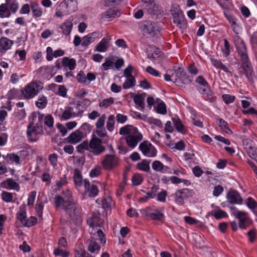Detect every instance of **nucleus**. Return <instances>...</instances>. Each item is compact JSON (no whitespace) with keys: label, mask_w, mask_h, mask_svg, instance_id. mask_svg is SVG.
<instances>
[{"label":"nucleus","mask_w":257,"mask_h":257,"mask_svg":"<svg viewBox=\"0 0 257 257\" xmlns=\"http://www.w3.org/2000/svg\"><path fill=\"white\" fill-rule=\"evenodd\" d=\"M67 196L62 197L59 195L55 196L54 203L57 208L61 207L72 220L80 216L82 208L72 198V193L69 191L66 192Z\"/></svg>","instance_id":"obj_1"},{"label":"nucleus","mask_w":257,"mask_h":257,"mask_svg":"<svg viewBox=\"0 0 257 257\" xmlns=\"http://www.w3.org/2000/svg\"><path fill=\"white\" fill-rule=\"evenodd\" d=\"M233 42L240 57L241 67L244 69L248 80L252 83L254 82L252 78L254 73L251 64L249 62L245 44L237 34L233 37Z\"/></svg>","instance_id":"obj_2"},{"label":"nucleus","mask_w":257,"mask_h":257,"mask_svg":"<svg viewBox=\"0 0 257 257\" xmlns=\"http://www.w3.org/2000/svg\"><path fill=\"white\" fill-rule=\"evenodd\" d=\"M43 88V84L40 81H32L21 89V93L26 99H30L38 94Z\"/></svg>","instance_id":"obj_3"},{"label":"nucleus","mask_w":257,"mask_h":257,"mask_svg":"<svg viewBox=\"0 0 257 257\" xmlns=\"http://www.w3.org/2000/svg\"><path fill=\"white\" fill-rule=\"evenodd\" d=\"M232 214L238 220V227L241 229H245L252 223V221L248 214L244 211H240L235 207H230Z\"/></svg>","instance_id":"obj_4"},{"label":"nucleus","mask_w":257,"mask_h":257,"mask_svg":"<svg viewBox=\"0 0 257 257\" xmlns=\"http://www.w3.org/2000/svg\"><path fill=\"white\" fill-rule=\"evenodd\" d=\"M173 23L180 29H185L187 26V23L182 11L177 6L171 10Z\"/></svg>","instance_id":"obj_5"},{"label":"nucleus","mask_w":257,"mask_h":257,"mask_svg":"<svg viewBox=\"0 0 257 257\" xmlns=\"http://www.w3.org/2000/svg\"><path fill=\"white\" fill-rule=\"evenodd\" d=\"M43 133V126L41 124L37 123L35 126L33 123H31L27 127V138L30 142L34 143L37 141L38 135H41Z\"/></svg>","instance_id":"obj_6"},{"label":"nucleus","mask_w":257,"mask_h":257,"mask_svg":"<svg viewBox=\"0 0 257 257\" xmlns=\"http://www.w3.org/2000/svg\"><path fill=\"white\" fill-rule=\"evenodd\" d=\"M192 190L188 188H183L177 190L172 195L175 203L178 205L183 206L184 200L192 196Z\"/></svg>","instance_id":"obj_7"},{"label":"nucleus","mask_w":257,"mask_h":257,"mask_svg":"<svg viewBox=\"0 0 257 257\" xmlns=\"http://www.w3.org/2000/svg\"><path fill=\"white\" fill-rule=\"evenodd\" d=\"M119 164L118 158L114 155H106L101 161V165L105 170H111Z\"/></svg>","instance_id":"obj_8"},{"label":"nucleus","mask_w":257,"mask_h":257,"mask_svg":"<svg viewBox=\"0 0 257 257\" xmlns=\"http://www.w3.org/2000/svg\"><path fill=\"white\" fill-rule=\"evenodd\" d=\"M139 148L146 157L153 158L157 156V149L149 141L143 142L140 144Z\"/></svg>","instance_id":"obj_9"},{"label":"nucleus","mask_w":257,"mask_h":257,"mask_svg":"<svg viewBox=\"0 0 257 257\" xmlns=\"http://www.w3.org/2000/svg\"><path fill=\"white\" fill-rule=\"evenodd\" d=\"M105 150L102 145V140L96 137H92L90 140V151L94 156H98Z\"/></svg>","instance_id":"obj_10"},{"label":"nucleus","mask_w":257,"mask_h":257,"mask_svg":"<svg viewBox=\"0 0 257 257\" xmlns=\"http://www.w3.org/2000/svg\"><path fill=\"white\" fill-rule=\"evenodd\" d=\"M147 54V58L152 61L155 64L161 63L163 58V53L159 48L155 46H149Z\"/></svg>","instance_id":"obj_11"},{"label":"nucleus","mask_w":257,"mask_h":257,"mask_svg":"<svg viewBox=\"0 0 257 257\" xmlns=\"http://www.w3.org/2000/svg\"><path fill=\"white\" fill-rule=\"evenodd\" d=\"M143 140V135L137 130V132L126 136L125 141L128 146L131 148H135L138 143Z\"/></svg>","instance_id":"obj_12"},{"label":"nucleus","mask_w":257,"mask_h":257,"mask_svg":"<svg viewBox=\"0 0 257 257\" xmlns=\"http://www.w3.org/2000/svg\"><path fill=\"white\" fill-rule=\"evenodd\" d=\"M226 199L231 204H241L243 201L238 191L232 189H230L227 193Z\"/></svg>","instance_id":"obj_13"},{"label":"nucleus","mask_w":257,"mask_h":257,"mask_svg":"<svg viewBox=\"0 0 257 257\" xmlns=\"http://www.w3.org/2000/svg\"><path fill=\"white\" fill-rule=\"evenodd\" d=\"M90 104V101L87 98L77 101L73 106L74 107V110L76 115H77V116H81L84 110Z\"/></svg>","instance_id":"obj_14"},{"label":"nucleus","mask_w":257,"mask_h":257,"mask_svg":"<svg viewBox=\"0 0 257 257\" xmlns=\"http://www.w3.org/2000/svg\"><path fill=\"white\" fill-rule=\"evenodd\" d=\"M13 44V41L6 37H1L0 39V54H5L8 50L11 49Z\"/></svg>","instance_id":"obj_15"},{"label":"nucleus","mask_w":257,"mask_h":257,"mask_svg":"<svg viewBox=\"0 0 257 257\" xmlns=\"http://www.w3.org/2000/svg\"><path fill=\"white\" fill-rule=\"evenodd\" d=\"M2 188L7 190H16L19 191L20 189L19 184L12 178H9L2 182L1 184Z\"/></svg>","instance_id":"obj_16"},{"label":"nucleus","mask_w":257,"mask_h":257,"mask_svg":"<svg viewBox=\"0 0 257 257\" xmlns=\"http://www.w3.org/2000/svg\"><path fill=\"white\" fill-rule=\"evenodd\" d=\"M84 187L87 191L89 197H95L98 195L99 191L97 187L94 184L90 185L89 181L86 179L84 181Z\"/></svg>","instance_id":"obj_17"},{"label":"nucleus","mask_w":257,"mask_h":257,"mask_svg":"<svg viewBox=\"0 0 257 257\" xmlns=\"http://www.w3.org/2000/svg\"><path fill=\"white\" fill-rule=\"evenodd\" d=\"M99 35V32H94L83 37L82 39V46L83 47L88 46L90 44L95 41L96 38L98 37Z\"/></svg>","instance_id":"obj_18"},{"label":"nucleus","mask_w":257,"mask_h":257,"mask_svg":"<svg viewBox=\"0 0 257 257\" xmlns=\"http://www.w3.org/2000/svg\"><path fill=\"white\" fill-rule=\"evenodd\" d=\"M204 87L203 88H200L199 90L200 93L206 97V100L208 101L211 102H214L216 98L213 95V93L210 89L209 85L204 86Z\"/></svg>","instance_id":"obj_19"},{"label":"nucleus","mask_w":257,"mask_h":257,"mask_svg":"<svg viewBox=\"0 0 257 257\" xmlns=\"http://www.w3.org/2000/svg\"><path fill=\"white\" fill-rule=\"evenodd\" d=\"M96 202L101 206L102 208H111L112 206L114 204L112 198L107 196L103 198H99L96 199Z\"/></svg>","instance_id":"obj_20"},{"label":"nucleus","mask_w":257,"mask_h":257,"mask_svg":"<svg viewBox=\"0 0 257 257\" xmlns=\"http://www.w3.org/2000/svg\"><path fill=\"white\" fill-rule=\"evenodd\" d=\"M142 31L144 35L150 37L154 36L156 34V29L151 22H146L142 26Z\"/></svg>","instance_id":"obj_21"},{"label":"nucleus","mask_w":257,"mask_h":257,"mask_svg":"<svg viewBox=\"0 0 257 257\" xmlns=\"http://www.w3.org/2000/svg\"><path fill=\"white\" fill-rule=\"evenodd\" d=\"M70 13L66 6L65 2L63 1L57 7L55 13V16L62 18L64 16L68 15Z\"/></svg>","instance_id":"obj_22"},{"label":"nucleus","mask_w":257,"mask_h":257,"mask_svg":"<svg viewBox=\"0 0 257 257\" xmlns=\"http://www.w3.org/2000/svg\"><path fill=\"white\" fill-rule=\"evenodd\" d=\"M82 137V133L79 130H77L71 133L66 139L68 143L76 144L81 140Z\"/></svg>","instance_id":"obj_23"},{"label":"nucleus","mask_w":257,"mask_h":257,"mask_svg":"<svg viewBox=\"0 0 257 257\" xmlns=\"http://www.w3.org/2000/svg\"><path fill=\"white\" fill-rule=\"evenodd\" d=\"M120 16V12L115 8H110L101 15L102 19H112Z\"/></svg>","instance_id":"obj_24"},{"label":"nucleus","mask_w":257,"mask_h":257,"mask_svg":"<svg viewBox=\"0 0 257 257\" xmlns=\"http://www.w3.org/2000/svg\"><path fill=\"white\" fill-rule=\"evenodd\" d=\"M211 207L214 209V211L211 212V214L214 216L215 219H220L228 216L226 212L220 209L218 206L214 204L211 205Z\"/></svg>","instance_id":"obj_25"},{"label":"nucleus","mask_w":257,"mask_h":257,"mask_svg":"<svg viewBox=\"0 0 257 257\" xmlns=\"http://www.w3.org/2000/svg\"><path fill=\"white\" fill-rule=\"evenodd\" d=\"M210 61L212 65L216 69L221 70L226 73H231L227 67L220 60L212 58L210 59Z\"/></svg>","instance_id":"obj_26"},{"label":"nucleus","mask_w":257,"mask_h":257,"mask_svg":"<svg viewBox=\"0 0 257 257\" xmlns=\"http://www.w3.org/2000/svg\"><path fill=\"white\" fill-rule=\"evenodd\" d=\"M30 8L32 10L33 17L35 18H40L43 14L42 8L36 2H31L30 3Z\"/></svg>","instance_id":"obj_27"},{"label":"nucleus","mask_w":257,"mask_h":257,"mask_svg":"<svg viewBox=\"0 0 257 257\" xmlns=\"http://www.w3.org/2000/svg\"><path fill=\"white\" fill-rule=\"evenodd\" d=\"M75 116H78L76 115V113H75L74 107L70 106L66 108L63 111L61 115V119L66 120Z\"/></svg>","instance_id":"obj_28"},{"label":"nucleus","mask_w":257,"mask_h":257,"mask_svg":"<svg viewBox=\"0 0 257 257\" xmlns=\"http://www.w3.org/2000/svg\"><path fill=\"white\" fill-rule=\"evenodd\" d=\"M173 124L176 129V130L181 133L182 134H185L187 133V130L185 128V126L182 123L181 119L178 117H174L172 118Z\"/></svg>","instance_id":"obj_29"},{"label":"nucleus","mask_w":257,"mask_h":257,"mask_svg":"<svg viewBox=\"0 0 257 257\" xmlns=\"http://www.w3.org/2000/svg\"><path fill=\"white\" fill-rule=\"evenodd\" d=\"M216 122L220 127V129L227 134L231 135L232 134V131L229 128L228 123L224 119L221 118H217Z\"/></svg>","instance_id":"obj_30"},{"label":"nucleus","mask_w":257,"mask_h":257,"mask_svg":"<svg viewBox=\"0 0 257 257\" xmlns=\"http://www.w3.org/2000/svg\"><path fill=\"white\" fill-rule=\"evenodd\" d=\"M72 28L73 24L71 21L70 20L65 21L60 26L63 34L66 36H68L70 34Z\"/></svg>","instance_id":"obj_31"},{"label":"nucleus","mask_w":257,"mask_h":257,"mask_svg":"<svg viewBox=\"0 0 257 257\" xmlns=\"http://www.w3.org/2000/svg\"><path fill=\"white\" fill-rule=\"evenodd\" d=\"M138 130V128L132 125H125V126L121 127L119 131V134L120 135H130V134H134V132H137Z\"/></svg>","instance_id":"obj_32"},{"label":"nucleus","mask_w":257,"mask_h":257,"mask_svg":"<svg viewBox=\"0 0 257 257\" xmlns=\"http://www.w3.org/2000/svg\"><path fill=\"white\" fill-rule=\"evenodd\" d=\"M62 65L64 67H68L70 70H74L76 65V60L68 57H65L62 58Z\"/></svg>","instance_id":"obj_33"},{"label":"nucleus","mask_w":257,"mask_h":257,"mask_svg":"<svg viewBox=\"0 0 257 257\" xmlns=\"http://www.w3.org/2000/svg\"><path fill=\"white\" fill-rule=\"evenodd\" d=\"M109 39L103 38L101 41L96 45L95 50L96 51L100 52H105L108 47Z\"/></svg>","instance_id":"obj_34"},{"label":"nucleus","mask_w":257,"mask_h":257,"mask_svg":"<svg viewBox=\"0 0 257 257\" xmlns=\"http://www.w3.org/2000/svg\"><path fill=\"white\" fill-rule=\"evenodd\" d=\"M88 250L91 253H98L100 249V246L94 238H91L87 247Z\"/></svg>","instance_id":"obj_35"},{"label":"nucleus","mask_w":257,"mask_h":257,"mask_svg":"<svg viewBox=\"0 0 257 257\" xmlns=\"http://www.w3.org/2000/svg\"><path fill=\"white\" fill-rule=\"evenodd\" d=\"M150 161L144 159L142 162L137 164V169L145 172H149L150 171Z\"/></svg>","instance_id":"obj_36"},{"label":"nucleus","mask_w":257,"mask_h":257,"mask_svg":"<svg viewBox=\"0 0 257 257\" xmlns=\"http://www.w3.org/2000/svg\"><path fill=\"white\" fill-rule=\"evenodd\" d=\"M73 180L74 184L78 186H81L83 182L82 176L80 170L76 168L74 170Z\"/></svg>","instance_id":"obj_37"},{"label":"nucleus","mask_w":257,"mask_h":257,"mask_svg":"<svg viewBox=\"0 0 257 257\" xmlns=\"http://www.w3.org/2000/svg\"><path fill=\"white\" fill-rule=\"evenodd\" d=\"M17 218L22 224H24L27 218V213L25 205H22L19 207V211L17 214Z\"/></svg>","instance_id":"obj_38"},{"label":"nucleus","mask_w":257,"mask_h":257,"mask_svg":"<svg viewBox=\"0 0 257 257\" xmlns=\"http://www.w3.org/2000/svg\"><path fill=\"white\" fill-rule=\"evenodd\" d=\"M64 2L70 14L75 12L77 10V0H64Z\"/></svg>","instance_id":"obj_39"},{"label":"nucleus","mask_w":257,"mask_h":257,"mask_svg":"<svg viewBox=\"0 0 257 257\" xmlns=\"http://www.w3.org/2000/svg\"><path fill=\"white\" fill-rule=\"evenodd\" d=\"M11 16L10 11L6 3L2 4L0 6V17L1 18H9Z\"/></svg>","instance_id":"obj_40"},{"label":"nucleus","mask_w":257,"mask_h":257,"mask_svg":"<svg viewBox=\"0 0 257 257\" xmlns=\"http://www.w3.org/2000/svg\"><path fill=\"white\" fill-rule=\"evenodd\" d=\"M48 103L47 97L44 95H40L37 101H36V105L40 109L44 108Z\"/></svg>","instance_id":"obj_41"},{"label":"nucleus","mask_w":257,"mask_h":257,"mask_svg":"<svg viewBox=\"0 0 257 257\" xmlns=\"http://www.w3.org/2000/svg\"><path fill=\"white\" fill-rule=\"evenodd\" d=\"M145 97L141 94H136L134 97V101L135 103L138 106V107L141 108L142 110H143L145 108V103H144Z\"/></svg>","instance_id":"obj_42"},{"label":"nucleus","mask_w":257,"mask_h":257,"mask_svg":"<svg viewBox=\"0 0 257 257\" xmlns=\"http://www.w3.org/2000/svg\"><path fill=\"white\" fill-rule=\"evenodd\" d=\"M152 169L156 172H161L164 168L168 169L169 167L165 166L160 161L156 160L153 162L152 164Z\"/></svg>","instance_id":"obj_43"},{"label":"nucleus","mask_w":257,"mask_h":257,"mask_svg":"<svg viewBox=\"0 0 257 257\" xmlns=\"http://www.w3.org/2000/svg\"><path fill=\"white\" fill-rule=\"evenodd\" d=\"M150 15H158L161 14V10L159 5L153 3V7H148L145 9Z\"/></svg>","instance_id":"obj_44"},{"label":"nucleus","mask_w":257,"mask_h":257,"mask_svg":"<svg viewBox=\"0 0 257 257\" xmlns=\"http://www.w3.org/2000/svg\"><path fill=\"white\" fill-rule=\"evenodd\" d=\"M6 3L10 11L15 13L19 8V4L16 0H6Z\"/></svg>","instance_id":"obj_45"},{"label":"nucleus","mask_w":257,"mask_h":257,"mask_svg":"<svg viewBox=\"0 0 257 257\" xmlns=\"http://www.w3.org/2000/svg\"><path fill=\"white\" fill-rule=\"evenodd\" d=\"M115 119V116L112 114L109 115L108 117L106 128L109 132H112L114 128Z\"/></svg>","instance_id":"obj_46"},{"label":"nucleus","mask_w":257,"mask_h":257,"mask_svg":"<svg viewBox=\"0 0 257 257\" xmlns=\"http://www.w3.org/2000/svg\"><path fill=\"white\" fill-rule=\"evenodd\" d=\"M174 74V80L177 81L178 79L181 81L183 76L185 75V71L180 67L178 68L176 70H173Z\"/></svg>","instance_id":"obj_47"},{"label":"nucleus","mask_w":257,"mask_h":257,"mask_svg":"<svg viewBox=\"0 0 257 257\" xmlns=\"http://www.w3.org/2000/svg\"><path fill=\"white\" fill-rule=\"evenodd\" d=\"M136 84V79L134 77L126 78V79L123 84L122 87L124 89H128L134 86Z\"/></svg>","instance_id":"obj_48"},{"label":"nucleus","mask_w":257,"mask_h":257,"mask_svg":"<svg viewBox=\"0 0 257 257\" xmlns=\"http://www.w3.org/2000/svg\"><path fill=\"white\" fill-rule=\"evenodd\" d=\"M246 151L249 156L252 159H256L257 158V148L255 147L249 146L248 148L245 147Z\"/></svg>","instance_id":"obj_49"},{"label":"nucleus","mask_w":257,"mask_h":257,"mask_svg":"<svg viewBox=\"0 0 257 257\" xmlns=\"http://www.w3.org/2000/svg\"><path fill=\"white\" fill-rule=\"evenodd\" d=\"M143 181L142 176L138 173L135 174L132 177V184L134 186L140 185Z\"/></svg>","instance_id":"obj_50"},{"label":"nucleus","mask_w":257,"mask_h":257,"mask_svg":"<svg viewBox=\"0 0 257 257\" xmlns=\"http://www.w3.org/2000/svg\"><path fill=\"white\" fill-rule=\"evenodd\" d=\"M2 199L7 203L12 202L13 201V194L4 191L2 193Z\"/></svg>","instance_id":"obj_51"},{"label":"nucleus","mask_w":257,"mask_h":257,"mask_svg":"<svg viewBox=\"0 0 257 257\" xmlns=\"http://www.w3.org/2000/svg\"><path fill=\"white\" fill-rule=\"evenodd\" d=\"M37 223V218L35 216H31L28 218H26L23 225L28 227H30L35 225Z\"/></svg>","instance_id":"obj_52"},{"label":"nucleus","mask_w":257,"mask_h":257,"mask_svg":"<svg viewBox=\"0 0 257 257\" xmlns=\"http://www.w3.org/2000/svg\"><path fill=\"white\" fill-rule=\"evenodd\" d=\"M35 208L37 215L39 217H42L44 209V203L42 201H37Z\"/></svg>","instance_id":"obj_53"},{"label":"nucleus","mask_w":257,"mask_h":257,"mask_svg":"<svg viewBox=\"0 0 257 257\" xmlns=\"http://www.w3.org/2000/svg\"><path fill=\"white\" fill-rule=\"evenodd\" d=\"M36 191H31L29 194V196H28V201H27V205L28 206H30L31 207H32L33 206L34 202L35 200V198H36Z\"/></svg>","instance_id":"obj_54"},{"label":"nucleus","mask_w":257,"mask_h":257,"mask_svg":"<svg viewBox=\"0 0 257 257\" xmlns=\"http://www.w3.org/2000/svg\"><path fill=\"white\" fill-rule=\"evenodd\" d=\"M53 253L56 256H60L62 257H68L70 254L69 252L64 250L60 248L54 249Z\"/></svg>","instance_id":"obj_55"},{"label":"nucleus","mask_w":257,"mask_h":257,"mask_svg":"<svg viewBox=\"0 0 257 257\" xmlns=\"http://www.w3.org/2000/svg\"><path fill=\"white\" fill-rule=\"evenodd\" d=\"M149 216L153 220H160L163 217L164 214L159 210L149 214Z\"/></svg>","instance_id":"obj_56"},{"label":"nucleus","mask_w":257,"mask_h":257,"mask_svg":"<svg viewBox=\"0 0 257 257\" xmlns=\"http://www.w3.org/2000/svg\"><path fill=\"white\" fill-rule=\"evenodd\" d=\"M114 102V99L112 97H109L103 100L100 102L99 106L100 107L107 108Z\"/></svg>","instance_id":"obj_57"},{"label":"nucleus","mask_w":257,"mask_h":257,"mask_svg":"<svg viewBox=\"0 0 257 257\" xmlns=\"http://www.w3.org/2000/svg\"><path fill=\"white\" fill-rule=\"evenodd\" d=\"M105 119L106 115L105 114H103L100 117H99L97 120L95 124L96 127L99 129L103 128L104 125Z\"/></svg>","instance_id":"obj_58"},{"label":"nucleus","mask_w":257,"mask_h":257,"mask_svg":"<svg viewBox=\"0 0 257 257\" xmlns=\"http://www.w3.org/2000/svg\"><path fill=\"white\" fill-rule=\"evenodd\" d=\"M257 231L255 229L249 230L246 233L250 242H253L256 238Z\"/></svg>","instance_id":"obj_59"},{"label":"nucleus","mask_w":257,"mask_h":257,"mask_svg":"<svg viewBox=\"0 0 257 257\" xmlns=\"http://www.w3.org/2000/svg\"><path fill=\"white\" fill-rule=\"evenodd\" d=\"M156 111L158 113L166 114L167 109L165 103L163 102L159 103L157 106Z\"/></svg>","instance_id":"obj_60"},{"label":"nucleus","mask_w":257,"mask_h":257,"mask_svg":"<svg viewBox=\"0 0 257 257\" xmlns=\"http://www.w3.org/2000/svg\"><path fill=\"white\" fill-rule=\"evenodd\" d=\"M44 124L50 128L53 127L54 119L51 115L48 114L45 116Z\"/></svg>","instance_id":"obj_61"},{"label":"nucleus","mask_w":257,"mask_h":257,"mask_svg":"<svg viewBox=\"0 0 257 257\" xmlns=\"http://www.w3.org/2000/svg\"><path fill=\"white\" fill-rule=\"evenodd\" d=\"M77 80L79 83L87 84V78L84 72L80 71L77 75Z\"/></svg>","instance_id":"obj_62"},{"label":"nucleus","mask_w":257,"mask_h":257,"mask_svg":"<svg viewBox=\"0 0 257 257\" xmlns=\"http://www.w3.org/2000/svg\"><path fill=\"white\" fill-rule=\"evenodd\" d=\"M101 173V168L99 166H96L92 169L89 173V176L91 178L98 176Z\"/></svg>","instance_id":"obj_63"},{"label":"nucleus","mask_w":257,"mask_h":257,"mask_svg":"<svg viewBox=\"0 0 257 257\" xmlns=\"http://www.w3.org/2000/svg\"><path fill=\"white\" fill-rule=\"evenodd\" d=\"M246 205L247 207L250 209H253L255 207H257L256 201L251 197H248L246 199Z\"/></svg>","instance_id":"obj_64"}]
</instances>
